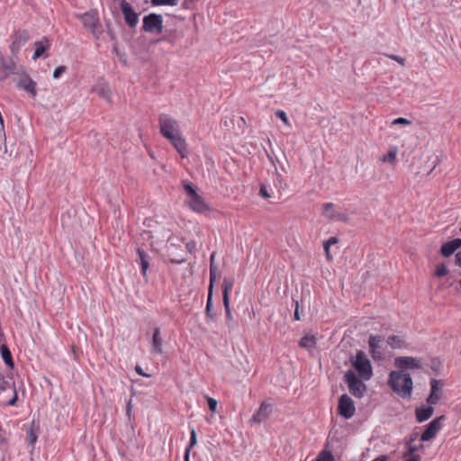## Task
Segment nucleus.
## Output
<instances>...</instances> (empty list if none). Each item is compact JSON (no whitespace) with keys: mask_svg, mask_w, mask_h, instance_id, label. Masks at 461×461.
I'll return each instance as SVG.
<instances>
[{"mask_svg":"<svg viewBox=\"0 0 461 461\" xmlns=\"http://www.w3.org/2000/svg\"><path fill=\"white\" fill-rule=\"evenodd\" d=\"M160 132L175 147L182 158L186 156V142L183 138L177 122L167 113L158 117Z\"/></svg>","mask_w":461,"mask_h":461,"instance_id":"obj_1","label":"nucleus"},{"mask_svg":"<svg viewBox=\"0 0 461 461\" xmlns=\"http://www.w3.org/2000/svg\"><path fill=\"white\" fill-rule=\"evenodd\" d=\"M388 384L402 398L411 397L413 383L409 374L403 371H392L389 374Z\"/></svg>","mask_w":461,"mask_h":461,"instance_id":"obj_2","label":"nucleus"},{"mask_svg":"<svg viewBox=\"0 0 461 461\" xmlns=\"http://www.w3.org/2000/svg\"><path fill=\"white\" fill-rule=\"evenodd\" d=\"M184 189L186 193V203L189 208L197 213H205L210 211V206L204 199L197 194L194 185L189 182H184Z\"/></svg>","mask_w":461,"mask_h":461,"instance_id":"obj_3","label":"nucleus"},{"mask_svg":"<svg viewBox=\"0 0 461 461\" xmlns=\"http://www.w3.org/2000/svg\"><path fill=\"white\" fill-rule=\"evenodd\" d=\"M350 363L363 381H368L373 376V367L366 354L361 350L357 351L350 357Z\"/></svg>","mask_w":461,"mask_h":461,"instance_id":"obj_4","label":"nucleus"},{"mask_svg":"<svg viewBox=\"0 0 461 461\" xmlns=\"http://www.w3.org/2000/svg\"><path fill=\"white\" fill-rule=\"evenodd\" d=\"M344 381L348 384L349 393L357 397L362 398L366 386L360 377H357L356 373L352 370H348L344 375Z\"/></svg>","mask_w":461,"mask_h":461,"instance_id":"obj_5","label":"nucleus"},{"mask_svg":"<svg viewBox=\"0 0 461 461\" xmlns=\"http://www.w3.org/2000/svg\"><path fill=\"white\" fill-rule=\"evenodd\" d=\"M142 29L149 33H161L163 30L162 15L157 14H149L144 16Z\"/></svg>","mask_w":461,"mask_h":461,"instance_id":"obj_6","label":"nucleus"},{"mask_svg":"<svg viewBox=\"0 0 461 461\" xmlns=\"http://www.w3.org/2000/svg\"><path fill=\"white\" fill-rule=\"evenodd\" d=\"M356 407L353 400L346 393L342 394L339 399L338 413L348 420L355 414Z\"/></svg>","mask_w":461,"mask_h":461,"instance_id":"obj_7","label":"nucleus"},{"mask_svg":"<svg viewBox=\"0 0 461 461\" xmlns=\"http://www.w3.org/2000/svg\"><path fill=\"white\" fill-rule=\"evenodd\" d=\"M16 78L14 79L16 86L18 88L23 89L27 93H29L32 97H35L37 95L36 92V83L25 73V72H15Z\"/></svg>","mask_w":461,"mask_h":461,"instance_id":"obj_8","label":"nucleus"},{"mask_svg":"<svg viewBox=\"0 0 461 461\" xmlns=\"http://www.w3.org/2000/svg\"><path fill=\"white\" fill-rule=\"evenodd\" d=\"M323 212L322 214L324 217L334 220L347 222L349 220L348 215L342 211L341 208L336 206L332 203H326L322 205Z\"/></svg>","mask_w":461,"mask_h":461,"instance_id":"obj_9","label":"nucleus"},{"mask_svg":"<svg viewBox=\"0 0 461 461\" xmlns=\"http://www.w3.org/2000/svg\"><path fill=\"white\" fill-rule=\"evenodd\" d=\"M121 9L126 23L131 27H135L139 23V14L132 9L131 5L122 0L121 2Z\"/></svg>","mask_w":461,"mask_h":461,"instance_id":"obj_10","label":"nucleus"},{"mask_svg":"<svg viewBox=\"0 0 461 461\" xmlns=\"http://www.w3.org/2000/svg\"><path fill=\"white\" fill-rule=\"evenodd\" d=\"M444 420V416H440L438 418L434 419L432 421H430L423 433L420 436L421 441H429L435 436L441 429V420Z\"/></svg>","mask_w":461,"mask_h":461,"instance_id":"obj_11","label":"nucleus"},{"mask_svg":"<svg viewBox=\"0 0 461 461\" xmlns=\"http://www.w3.org/2000/svg\"><path fill=\"white\" fill-rule=\"evenodd\" d=\"M29 32L25 30L17 31L13 36V41L10 45V50L13 54H17L20 49L26 44L29 41Z\"/></svg>","mask_w":461,"mask_h":461,"instance_id":"obj_12","label":"nucleus"},{"mask_svg":"<svg viewBox=\"0 0 461 461\" xmlns=\"http://www.w3.org/2000/svg\"><path fill=\"white\" fill-rule=\"evenodd\" d=\"M272 413V405L263 402L257 412L250 418V422L261 423L267 420Z\"/></svg>","mask_w":461,"mask_h":461,"instance_id":"obj_13","label":"nucleus"},{"mask_svg":"<svg viewBox=\"0 0 461 461\" xmlns=\"http://www.w3.org/2000/svg\"><path fill=\"white\" fill-rule=\"evenodd\" d=\"M233 287V281L229 278H224L222 282V300L223 305L226 312V316L230 318V293Z\"/></svg>","mask_w":461,"mask_h":461,"instance_id":"obj_14","label":"nucleus"},{"mask_svg":"<svg viewBox=\"0 0 461 461\" xmlns=\"http://www.w3.org/2000/svg\"><path fill=\"white\" fill-rule=\"evenodd\" d=\"M150 352L158 355L163 354V339L158 327L155 328L153 331L152 339L150 341Z\"/></svg>","mask_w":461,"mask_h":461,"instance_id":"obj_15","label":"nucleus"},{"mask_svg":"<svg viewBox=\"0 0 461 461\" xmlns=\"http://www.w3.org/2000/svg\"><path fill=\"white\" fill-rule=\"evenodd\" d=\"M395 365L401 369H416L420 367V361L411 357H398L395 358Z\"/></svg>","mask_w":461,"mask_h":461,"instance_id":"obj_16","label":"nucleus"},{"mask_svg":"<svg viewBox=\"0 0 461 461\" xmlns=\"http://www.w3.org/2000/svg\"><path fill=\"white\" fill-rule=\"evenodd\" d=\"M383 339L381 337L371 335L369 337L368 344L370 348V353L374 359H381L383 357V353L381 349V343Z\"/></svg>","mask_w":461,"mask_h":461,"instance_id":"obj_17","label":"nucleus"},{"mask_svg":"<svg viewBox=\"0 0 461 461\" xmlns=\"http://www.w3.org/2000/svg\"><path fill=\"white\" fill-rule=\"evenodd\" d=\"M34 47H35V50H34V54L32 56V59L36 60V59H40L41 57H42L43 54L45 53V51H47L50 49L51 43L48 38L43 37L40 41H38L34 43Z\"/></svg>","mask_w":461,"mask_h":461,"instance_id":"obj_18","label":"nucleus"},{"mask_svg":"<svg viewBox=\"0 0 461 461\" xmlns=\"http://www.w3.org/2000/svg\"><path fill=\"white\" fill-rule=\"evenodd\" d=\"M15 73L14 62H7L4 58L0 60V80L6 79L10 75Z\"/></svg>","mask_w":461,"mask_h":461,"instance_id":"obj_19","label":"nucleus"},{"mask_svg":"<svg viewBox=\"0 0 461 461\" xmlns=\"http://www.w3.org/2000/svg\"><path fill=\"white\" fill-rule=\"evenodd\" d=\"M461 247V239H455L442 245L440 252L444 257H450L457 249Z\"/></svg>","mask_w":461,"mask_h":461,"instance_id":"obj_20","label":"nucleus"},{"mask_svg":"<svg viewBox=\"0 0 461 461\" xmlns=\"http://www.w3.org/2000/svg\"><path fill=\"white\" fill-rule=\"evenodd\" d=\"M434 411V408L431 406H421L416 409V419L419 422H423L429 420Z\"/></svg>","mask_w":461,"mask_h":461,"instance_id":"obj_21","label":"nucleus"},{"mask_svg":"<svg viewBox=\"0 0 461 461\" xmlns=\"http://www.w3.org/2000/svg\"><path fill=\"white\" fill-rule=\"evenodd\" d=\"M82 22L85 27L91 29L93 32H95V27L98 24V20L94 14H85L82 16Z\"/></svg>","mask_w":461,"mask_h":461,"instance_id":"obj_22","label":"nucleus"},{"mask_svg":"<svg viewBox=\"0 0 461 461\" xmlns=\"http://www.w3.org/2000/svg\"><path fill=\"white\" fill-rule=\"evenodd\" d=\"M431 389L430 393L427 399V402L433 405L436 404L439 400V395L438 394V391L439 390V384L437 380H432L430 383Z\"/></svg>","mask_w":461,"mask_h":461,"instance_id":"obj_23","label":"nucleus"},{"mask_svg":"<svg viewBox=\"0 0 461 461\" xmlns=\"http://www.w3.org/2000/svg\"><path fill=\"white\" fill-rule=\"evenodd\" d=\"M137 253H138L139 259H140V267H141V273H142L143 276H146L147 270H148V268L149 267V259H150V258L141 249H137Z\"/></svg>","mask_w":461,"mask_h":461,"instance_id":"obj_24","label":"nucleus"},{"mask_svg":"<svg viewBox=\"0 0 461 461\" xmlns=\"http://www.w3.org/2000/svg\"><path fill=\"white\" fill-rule=\"evenodd\" d=\"M387 344L392 348H403L407 347L405 339L402 337L397 335L388 337Z\"/></svg>","mask_w":461,"mask_h":461,"instance_id":"obj_25","label":"nucleus"},{"mask_svg":"<svg viewBox=\"0 0 461 461\" xmlns=\"http://www.w3.org/2000/svg\"><path fill=\"white\" fill-rule=\"evenodd\" d=\"M0 354L5 365L10 368H14L12 353L5 344L0 345Z\"/></svg>","mask_w":461,"mask_h":461,"instance_id":"obj_26","label":"nucleus"},{"mask_svg":"<svg viewBox=\"0 0 461 461\" xmlns=\"http://www.w3.org/2000/svg\"><path fill=\"white\" fill-rule=\"evenodd\" d=\"M299 345L301 348L312 349L316 346V339L313 336L305 335L301 339Z\"/></svg>","mask_w":461,"mask_h":461,"instance_id":"obj_27","label":"nucleus"},{"mask_svg":"<svg viewBox=\"0 0 461 461\" xmlns=\"http://www.w3.org/2000/svg\"><path fill=\"white\" fill-rule=\"evenodd\" d=\"M196 442H197V439H196L195 429H194V428H192L191 431H190V442L185 451L184 461H189L190 451L195 446Z\"/></svg>","mask_w":461,"mask_h":461,"instance_id":"obj_28","label":"nucleus"},{"mask_svg":"<svg viewBox=\"0 0 461 461\" xmlns=\"http://www.w3.org/2000/svg\"><path fill=\"white\" fill-rule=\"evenodd\" d=\"M95 91L101 96L103 97L104 99L107 100L108 102H110L111 100V92H110V89L109 87L104 85V84H102L100 86H97L95 88Z\"/></svg>","mask_w":461,"mask_h":461,"instance_id":"obj_29","label":"nucleus"},{"mask_svg":"<svg viewBox=\"0 0 461 461\" xmlns=\"http://www.w3.org/2000/svg\"><path fill=\"white\" fill-rule=\"evenodd\" d=\"M396 156H397V149L393 148L391 149L386 155L383 157L384 162H388L390 164H394L396 161Z\"/></svg>","mask_w":461,"mask_h":461,"instance_id":"obj_30","label":"nucleus"},{"mask_svg":"<svg viewBox=\"0 0 461 461\" xmlns=\"http://www.w3.org/2000/svg\"><path fill=\"white\" fill-rule=\"evenodd\" d=\"M178 0H150V3L153 6L158 5H170L176 6L178 5Z\"/></svg>","mask_w":461,"mask_h":461,"instance_id":"obj_31","label":"nucleus"},{"mask_svg":"<svg viewBox=\"0 0 461 461\" xmlns=\"http://www.w3.org/2000/svg\"><path fill=\"white\" fill-rule=\"evenodd\" d=\"M216 281V267L213 264L210 265V284H209V292H212L213 285Z\"/></svg>","mask_w":461,"mask_h":461,"instance_id":"obj_32","label":"nucleus"},{"mask_svg":"<svg viewBox=\"0 0 461 461\" xmlns=\"http://www.w3.org/2000/svg\"><path fill=\"white\" fill-rule=\"evenodd\" d=\"M337 242L338 239L336 237H331L327 241L324 242V250L326 252V256L328 258H331V256L330 254V248H331V245L336 244Z\"/></svg>","mask_w":461,"mask_h":461,"instance_id":"obj_33","label":"nucleus"},{"mask_svg":"<svg viewBox=\"0 0 461 461\" xmlns=\"http://www.w3.org/2000/svg\"><path fill=\"white\" fill-rule=\"evenodd\" d=\"M212 309V292H209L208 291V297H207V302H206V314L210 318H213L214 317V315H212L211 313Z\"/></svg>","mask_w":461,"mask_h":461,"instance_id":"obj_34","label":"nucleus"},{"mask_svg":"<svg viewBox=\"0 0 461 461\" xmlns=\"http://www.w3.org/2000/svg\"><path fill=\"white\" fill-rule=\"evenodd\" d=\"M314 461H333V456L330 452L323 451Z\"/></svg>","mask_w":461,"mask_h":461,"instance_id":"obj_35","label":"nucleus"},{"mask_svg":"<svg viewBox=\"0 0 461 461\" xmlns=\"http://www.w3.org/2000/svg\"><path fill=\"white\" fill-rule=\"evenodd\" d=\"M447 274V268L445 264H440L437 267L435 275L438 277H442Z\"/></svg>","mask_w":461,"mask_h":461,"instance_id":"obj_36","label":"nucleus"},{"mask_svg":"<svg viewBox=\"0 0 461 461\" xmlns=\"http://www.w3.org/2000/svg\"><path fill=\"white\" fill-rule=\"evenodd\" d=\"M276 117H278L280 120H282V122H283L285 125L290 126V122H289V120H288V118H287V115H286V113H285L284 111H282V110H277V111L276 112Z\"/></svg>","mask_w":461,"mask_h":461,"instance_id":"obj_37","label":"nucleus"},{"mask_svg":"<svg viewBox=\"0 0 461 461\" xmlns=\"http://www.w3.org/2000/svg\"><path fill=\"white\" fill-rule=\"evenodd\" d=\"M11 388V383L0 375V391H5Z\"/></svg>","mask_w":461,"mask_h":461,"instance_id":"obj_38","label":"nucleus"},{"mask_svg":"<svg viewBox=\"0 0 461 461\" xmlns=\"http://www.w3.org/2000/svg\"><path fill=\"white\" fill-rule=\"evenodd\" d=\"M259 194L266 199L271 197L268 187L266 185H261L260 190H259Z\"/></svg>","mask_w":461,"mask_h":461,"instance_id":"obj_39","label":"nucleus"},{"mask_svg":"<svg viewBox=\"0 0 461 461\" xmlns=\"http://www.w3.org/2000/svg\"><path fill=\"white\" fill-rule=\"evenodd\" d=\"M66 71V67L59 66L55 68L53 72V77L58 79Z\"/></svg>","mask_w":461,"mask_h":461,"instance_id":"obj_40","label":"nucleus"},{"mask_svg":"<svg viewBox=\"0 0 461 461\" xmlns=\"http://www.w3.org/2000/svg\"><path fill=\"white\" fill-rule=\"evenodd\" d=\"M207 402H208V406H209V409L214 412L216 411V408H217V401L213 398H211V397H207Z\"/></svg>","mask_w":461,"mask_h":461,"instance_id":"obj_41","label":"nucleus"},{"mask_svg":"<svg viewBox=\"0 0 461 461\" xmlns=\"http://www.w3.org/2000/svg\"><path fill=\"white\" fill-rule=\"evenodd\" d=\"M392 124L393 125H395V124H402V125H409L411 124V121L405 119V118H397V119H394L393 122H392Z\"/></svg>","mask_w":461,"mask_h":461,"instance_id":"obj_42","label":"nucleus"},{"mask_svg":"<svg viewBox=\"0 0 461 461\" xmlns=\"http://www.w3.org/2000/svg\"><path fill=\"white\" fill-rule=\"evenodd\" d=\"M387 57L393 60L397 61L402 66L405 65V59L396 55H387Z\"/></svg>","mask_w":461,"mask_h":461,"instance_id":"obj_43","label":"nucleus"},{"mask_svg":"<svg viewBox=\"0 0 461 461\" xmlns=\"http://www.w3.org/2000/svg\"><path fill=\"white\" fill-rule=\"evenodd\" d=\"M186 249L190 253H193L195 249V242L190 241L186 243Z\"/></svg>","mask_w":461,"mask_h":461,"instance_id":"obj_44","label":"nucleus"},{"mask_svg":"<svg viewBox=\"0 0 461 461\" xmlns=\"http://www.w3.org/2000/svg\"><path fill=\"white\" fill-rule=\"evenodd\" d=\"M17 398H18V397H17V393H16V391H15V389H14V396H13V398H12V399L7 402V404H8L9 406H13V405H14V404H15V402H16V401H17Z\"/></svg>","mask_w":461,"mask_h":461,"instance_id":"obj_45","label":"nucleus"},{"mask_svg":"<svg viewBox=\"0 0 461 461\" xmlns=\"http://www.w3.org/2000/svg\"><path fill=\"white\" fill-rule=\"evenodd\" d=\"M456 264L461 267V250L456 254Z\"/></svg>","mask_w":461,"mask_h":461,"instance_id":"obj_46","label":"nucleus"},{"mask_svg":"<svg viewBox=\"0 0 461 461\" xmlns=\"http://www.w3.org/2000/svg\"><path fill=\"white\" fill-rule=\"evenodd\" d=\"M282 178L281 175L276 170V179H275V185L281 184Z\"/></svg>","mask_w":461,"mask_h":461,"instance_id":"obj_47","label":"nucleus"},{"mask_svg":"<svg viewBox=\"0 0 461 461\" xmlns=\"http://www.w3.org/2000/svg\"><path fill=\"white\" fill-rule=\"evenodd\" d=\"M294 319L296 321H299L300 320V315H299V305H298V303L296 302V307H295V311H294Z\"/></svg>","mask_w":461,"mask_h":461,"instance_id":"obj_48","label":"nucleus"},{"mask_svg":"<svg viewBox=\"0 0 461 461\" xmlns=\"http://www.w3.org/2000/svg\"><path fill=\"white\" fill-rule=\"evenodd\" d=\"M136 372L140 375H142V376H149L147 374H145L141 367L137 366L136 368H135Z\"/></svg>","mask_w":461,"mask_h":461,"instance_id":"obj_49","label":"nucleus"},{"mask_svg":"<svg viewBox=\"0 0 461 461\" xmlns=\"http://www.w3.org/2000/svg\"><path fill=\"white\" fill-rule=\"evenodd\" d=\"M131 408H132L131 400H130L128 404H127V414H128V416H130Z\"/></svg>","mask_w":461,"mask_h":461,"instance_id":"obj_50","label":"nucleus"},{"mask_svg":"<svg viewBox=\"0 0 461 461\" xmlns=\"http://www.w3.org/2000/svg\"><path fill=\"white\" fill-rule=\"evenodd\" d=\"M372 461H387V458H386V456H378V457L375 458V459H374V460H372Z\"/></svg>","mask_w":461,"mask_h":461,"instance_id":"obj_51","label":"nucleus"},{"mask_svg":"<svg viewBox=\"0 0 461 461\" xmlns=\"http://www.w3.org/2000/svg\"><path fill=\"white\" fill-rule=\"evenodd\" d=\"M214 258H215V254H214V253H212V254L211 255V258H210V265H211V264H213V265H214Z\"/></svg>","mask_w":461,"mask_h":461,"instance_id":"obj_52","label":"nucleus"},{"mask_svg":"<svg viewBox=\"0 0 461 461\" xmlns=\"http://www.w3.org/2000/svg\"><path fill=\"white\" fill-rule=\"evenodd\" d=\"M36 440V437L32 436L31 437V443H33Z\"/></svg>","mask_w":461,"mask_h":461,"instance_id":"obj_53","label":"nucleus"},{"mask_svg":"<svg viewBox=\"0 0 461 461\" xmlns=\"http://www.w3.org/2000/svg\"><path fill=\"white\" fill-rule=\"evenodd\" d=\"M2 59H3V56H2V54L0 53V60H1Z\"/></svg>","mask_w":461,"mask_h":461,"instance_id":"obj_54","label":"nucleus"},{"mask_svg":"<svg viewBox=\"0 0 461 461\" xmlns=\"http://www.w3.org/2000/svg\"><path fill=\"white\" fill-rule=\"evenodd\" d=\"M460 286H461V279H460Z\"/></svg>","mask_w":461,"mask_h":461,"instance_id":"obj_55","label":"nucleus"},{"mask_svg":"<svg viewBox=\"0 0 461 461\" xmlns=\"http://www.w3.org/2000/svg\"><path fill=\"white\" fill-rule=\"evenodd\" d=\"M460 232H461V227H460Z\"/></svg>","mask_w":461,"mask_h":461,"instance_id":"obj_56","label":"nucleus"}]
</instances>
